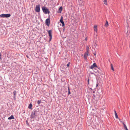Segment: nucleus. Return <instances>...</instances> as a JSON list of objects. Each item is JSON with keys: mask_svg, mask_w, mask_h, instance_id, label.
Listing matches in <instances>:
<instances>
[{"mask_svg": "<svg viewBox=\"0 0 130 130\" xmlns=\"http://www.w3.org/2000/svg\"><path fill=\"white\" fill-rule=\"evenodd\" d=\"M39 109H35L32 112L30 118L31 119H34L39 115Z\"/></svg>", "mask_w": 130, "mask_h": 130, "instance_id": "1", "label": "nucleus"}, {"mask_svg": "<svg viewBox=\"0 0 130 130\" xmlns=\"http://www.w3.org/2000/svg\"><path fill=\"white\" fill-rule=\"evenodd\" d=\"M42 10L43 13L45 14H49L50 12L48 8L45 6H43L42 8Z\"/></svg>", "mask_w": 130, "mask_h": 130, "instance_id": "2", "label": "nucleus"}, {"mask_svg": "<svg viewBox=\"0 0 130 130\" xmlns=\"http://www.w3.org/2000/svg\"><path fill=\"white\" fill-rule=\"evenodd\" d=\"M48 32V36L49 37V39L48 40V42L49 43L51 41L52 38V30H50L47 31Z\"/></svg>", "mask_w": 130, "mask_h": 130, "instance_id": "3", "label": "nucleus"}, {"mask_svg": "<svg viewBox=\"0 0 130 130\" xmlns=\"http://www.w3.org/2000/svg\"><path fill=\"white\" fill-rule=\"evenodd\" d=\"M45 23L46 25L49 27L50 24V15L48 16V18L46 19L45 21Z\"/></svg>", "mask_w": 130, "mask_h": 130, "instance_id": "4", "label": "nucleus"}, {"mask_svg": "<svg viewBox=\"0 0 130 130\" xmlns=\"http://www.w3.org/2000/svg\"><path fill=\"white\" fill-rule=\"evenodd\" d=\"M40 5L38 4V5H37L36 6L35 11L37 12H39L40 11Z\"/></svg>", "mask_w": 130, "mask_h": 130, "instance_id": "5", "label": "nucleus"}, {"mask_svg": "<svg viewBox=\"0 0 130 130\" xmlns=\"http://www.w3.org/2000/svg\"><path fill=\"white\" fill-rule=\"evenodd\" d=\"M93 95L94 96V98L93 99H95V100L97 101L100 99V95H98L97 94L96 95H95L94 94H93Z\"/></svg>", "mask_w": 130, "mask_h": 130, "instance_id": "6", "label": "nucleus"}, {"mask_svg": "<svg viewBox=\"0 0 130 130\" xmlns=\"http://www.w3.org/2000/svg\"><path fill=\"white\" fill-rule=\"evenodd\" d=\"M62 24V26L64 27L65 26L63 20V18L62 16L61 17L59 21Z\"/></svg>", "mask_w": 130, "mask_h": 130, "instance_id": "7", "label": "nucleus"}, {"mask_svg": "<svg viewBox=\"0 0 130 130\" xmlns=\"http://www.w3.org/2000/svg\"><path fill=\"white\" fill-rule=\"evenodd\" d=\"M95 67H96L97 68H98V67L96 65V63L94 62L93 63L92 65L89 68L91 69H93Z\"/></svg>", "mask_w": 130, "mask_h": 130, "instance_id": "8", "label": "nucleus"}, {"mask_svg": "<svg viewBox=\"0 0 130 130\" xmlns=\"http://www.w3.org/2000/svg\"><path fill=\"white\" fill-rule=\"evenodd\" d=\"M63 8L62 6L60 7L57 11V13H61V12Z\"/></svg>", "mask_w": 130, "mask_h": 130, "instance_id": "9", "label": "nucleus"}, {"mask_svg": "<svg viewBox=\"0 0 130 130\" xmlns=\"http://www.w3.org/2000/svg\"><path fill=\"white\" fill-rule=\"evenodd\" d=\"M88 55H89L88 54H86L85 53L84 54V59L85 60L87 59V58Z\"/></svg>", "mask_w": 130, "mask_h": 130, "instance_id": "10", "label": "nucleus"}, {"mask_svg": "<svg viewBox=\"0 0 130 130\" xmlns=\"http://www.w3.org/2000/svg\"><path fill=\"white\" fill-rule=\"evenodd\" d=\"M11 16L10 14H5V18H8L9 17Z\"/></svg>", "mask_w": 130, "mask_h": 130, "instance_id": "11", "label": "nucleus"}, {"mask_svg": "<svg viewBox=\"0 0 130 130\" xmlns=\"http://www.w3.org/2000/svg\"><path fill=\"white\" fill-rule=\"evenodd\" d=\"M97 26L96 25H95L94 26V30L95 31L97 32Z\"/></svg>", "mask_w": 130, "mask_h": 130, "instance_id": "12", "label": "nucleus"}, {"mask_svg": "<svg viewBox=\"0 0 130 130\" xmlns=\"http://www.w3.org/2000/svg\"><path fill=\"white\" fill-rule=\"evenodd\" d=\"M122 124L123 125L124 127V129L125 130H128L125 124L123 122H122Z\"/></svg>", "mask_w": 130, "mask_h": 130, "instance_id": "13", "label": "nucleus"}, {"mask_svg": "<svg viewBox=\"0 0 130 130\" xmlns=\"http://www.w3.org/2000/svg\"><path fill=\"white\" fill-rule=\"evenodd\" d=\"M32 104L31 103H30L29 104V106H28V108L29 109H32Z\"/></svg>", "mask_w": 130, "mask_h": 130, "instance_id": "14", "label": "nucleus"}, {"mask_svg": "<svg viewBox=\"0 0 130 130\" xmlns=\"http://www.w3.org/2000/svg\"><path fill=\"white\" fill-rule=\"evenodd\" d=\"M14 117L13 115H12L10 117H9L8 118V119L9 120H11V119H14Z\"/></svg>", "mask_w": 130, "mask_h": 130, "instance_id": "15", "label": "nucleus"}, {"mask_svg": "<svg viewBox=\"0 0 130 130\" xmlns=\"http://www.w3.org/2000/svg\"><path fill=\"white\" fill-rule=\"evenodd\" d=\"M97 68L99 69V70H98L96 72H95L96 73L98 72V73H100L102 72V71L100 69L98 68V67Z\"/></svg>", "mask_w": 130, "mask_h": 130, "instance_id": "16", "label": "nucleus"}, {"mask_svg": "<svg viewBox=\"0 0 130 130\" xmlns=\"http://www.w3.org/2000/svg\"><path fill=\"white\" fill-rule=\"evenodd\" d=\"M108 22L107 20H106V23L105 24V27H107L108 26Z\"/></svg>", "mask_w": 130, "mask_h": 130, "instance_id": "17", "label": "nucleus"}, {"mask_svg": "<svg viewBox=\"0 0 130 130\" xmlns=\"http://www.w3.org/2000/svg\"><path fill=\"white\" fill-rule=\"evenodd\" d=\"M110 65H111V70H112L114 71V69L113 68L112 64H111Z\"/></svg>", "mask_w": 130, "mask_h": 130, "instance_id": "18", "label": "nucleus"}, {"mask_svg": "<svg viewBox=\"0 0 130 130\" xmlns=\"http://www.w3.org/2000/svg\"><path fill=\"white\" fill-rule=\"evenodd\" d=\"M5 14H3L0 15V16L2 18H5Z\"/></svg>", "mask_w": 130, "mask_h": 130, "instance_id": "19", "label": "nucleus"}, {"mask_svg": "<svg viewBox=\"0 0 130 130\" xmlns=\"http://www.w3.org/2000/svg\"><path fill=\"white\" fill-rule=\"evenodd\" d=\"M68 95H70V94H71V92H70V89L69 87V86L68 87Z\"/></svg>", "mask_w": 130, "mask_h": 130, "instance_id": "20", "label": "nucleus"}, {"mask_svg": "<svg viewBox=\"0 0 130 130\" xmlns=\"http://www.w3.org/2000/svg\"><path fill=\"white\" fill-rule=\"evenodd\" d=\"M13 96H15L16 94V91L15 90H14L13 92Z\"/></svg>", "mask_w": 130, "mask_h": 130, "instance_id": "21", "label": "nucleus"}, {"mask_svg": "<svg viewBox=\"0 0 130 130\" xmlns=\"http://www.w3.org/2000/svg\"><path fill=\"white\" fill-rule=\"evenodd\" d=\"M86 49L87 51H89V47L88 46H86Z\"/></svg>", "mask_w": 130, "mask_h": 130, "instance_id": "22", "label": "nucleus"}, {"mask_svg": "<svg viewBox=\"0 0 130 130\" xmlns=\"http://www.w3.org/2000/svg\"><path fill=\"white\" fill-rule=\"evenodd\" d=\"M127 22L128 23L130 22V17H129V18L127 19Z\"/></svg>", "mask_w": 130, "mask_h": 130, "instance_id": "23", "label": "nucleus"}, {"mask_svg": "<svg viewBox=\"0 0 130 130\" xmlns=\"http://www.w3.org/2000/svg\"><path fill=\"white\" fill-rule=\"evenodd\" d=\"M41 100H39L37 101V103L39 104H40L41 103Z\"/></svg>", "mask_w": 130, "mask_h": 130, "instance_id": "24", "label": "nucleus"}, {"mask_svg": "<svg viewBox=\"0 0 130 130\" xmlns=\"http://www.w3.org/2000/svg\"><path fill=\"white\" fill-rule=\"evenodd\" d=\"M26 123L29 126V123H28V121L27 120L26 121Z\"/></svg>", "mask_w": 130, "mask_h": 130, "instance_id": "25", "label": "nucleus"}, {"mask_svg": "<svg viewBox=\"0 0 130 130\" xmlns=\"http://www.w3.org/2000/svg\"><path fill=\"white\" fill-rule=\"evenodd\" d=\"M115 117H116V118L117 119H118V116L117 115V114H115Z\"/></svg>", "mask_w": 130, "mask_h": 130, "instance_id": "26", "label": "nucleus"}, {"mask_svg": "<svg viewBox=\"0 0 130 130\" xmlns=\"http://www.w3.org/2000/svg\"><path fill=\"white\" fill-rule=\"evenodd\" d=\"M70 63V62H69L68 63V64H67V66L68 67H69V66Z\"/></svg>", "mask_w": 130, "mask_h": 130, "instance_id": "27", "label": "nucleus"}, {"mask_svg": "<svg viewBox=\"0 0 130 130\" xmlns=\"http://www.w3.org/2000/svg\"><path fill=\"white\" fill-rule=\"evenodd\" d=\"M89 51H86L85 52V53L86 54H88L89 53Z\"/></svg>", "mask_w": 130, "mask_h": 130, "instance_id": "28", "label": "nucleus"}, {"mask_svg": "<svg viewBox=\"0 0 130 130\" xmlns=\"http://www.w3.org/2000/svg\"><path fill=\"white\" fill-rule=\"evenodd\" d=\"M88 85H89V79L88 78Z\"/></svg>", "mask_w": 130, "mask_h": 130, "instance_id": "29", "label": "nucleus"}, {"mask_svg": "<svg viewBox=\"0 0 130 130\" xmlns=\"http://www.w3.org/2000/svg\"><path fill=\"white\" fill-rule=\"evenodd\" d=\"M13 98L14 100L16 101V96H13Z\"/></svg>", "mask_w": 130, "mask_h": 130, "instance_id": "30", "label": "nucleus"}, {"mask_svg": "<svg viewBox=\"0 0 130 130\" xmlns=\"http://www.w3.org/2000/svg\"><path fill=\"white\" fill-rule=\"evenodd\" d=\"M1 56V53L0 52V59L1 60L2 59Z\"/></svg>", "mask_w": 130, "mask_h": 130, "instance_id": "31", "label": "nucleus"}, {"mask_svg": "<svg viewBox=\"0 0 130 130\" xmlns=\"http://www.w3.org/2000/svg\"><path fill=\"white\" fill-rule=\"evenodd\" d=\"M104 3H107V0H104Z\"/></svg>", "mask_w": 130, "mask_h": 130, "instance_id": "32", "label": "nucleus"}, {"mask_svg": "<svg viewBox=\"0 0 130 130\" xmlns=\"http://www.w3.org/2000/svg\"><path fill=\"white\" fill-rule=\"evenodd\" d=\"M98 82H97V83L96 84V87H97V86H98Z\"/></svg>", "mask_w": 130, "mask_h": 130, "instance_id": "33", "label": "nucleus"}, {"mask_svg": "<svg viewBox=\"0 0 130 130\" xmlns=\"http://www.w3.org/2000/svg\"><path fill=\"white\" fill-rule=\"evenodd\" d=\"M93 54L95 56H96V53H95V52L93 53Z\"/></svg>", "mask_w": 130, "mask_h": 130, "instance_id": "34", "label": "nucleus"}, {"mask_svg": "<svg viewBox=\"0 0 130 130\" xmlns=\"http://www.w3.org/2000/svg\"><path fill=\"white\" fill-rule=\"evenodd\" d=\"M114 111H115V115L116 114H117V113L116 112V111L115 110Z\"/></svg>", "mask_w": 130, "mask_h": 130, "instance_id": "35", "label": "nucleus"}, {"mask_svg": "<svg viewBox=\"0 0 130 130\" xmlns=\"http://www.w3.org/2000/svg\"><path fill=\"white\" fill-rule=\"evenodd\" d=\"M114 111H115V115L116 114H117V113L116 112V111L115 110Z\"/></svg>", "mask_w": 130, "mask_h": 130, "instance_id": "36", "label": "nucleus"}, {"mask_svg": "<svg viewBox=\"0 0 130 130\" xmlns=\"http://www.w3.org/2000/svg\"><path fill=\"white\" fill-rule=\"evenodd\" d=\"M85 40L86 41L87 40V37H86L85 39Z\"/></svg>", "mask_w": 130, "mask_h": 130, "instance_id": "37", "label": "nucleus"}, {"mask_svg": "<svg viewBox=\"0 0 130 130\" xmlns=\"http://www.w3.org/2000/svg\"><path fill=\"white\" fill-rule=\"evenodd\" d=\"M89 89H90L91 90H92V88H90L89 87Z\"/></svg>", "mask_w": 130, "mask_h": 130, "instance_id": "38", "label": "nucleus"}, {"mask_svg": "<svg viewBox=\"0 0 130 130\" xmlns=\"http://www.w3.org/2000/svg\"><path fill=\"white\" fill-rule=\"evenodd\" d=\"M104 4H105L106 5H107V3H104Z\"/></svg>", "mask_w": 130, "mask_h": 130, "instance_id": "39", "label": "nucleus"}, {"mask_svg": "<svg viewBox=\"0 0 130 130\" xmlns=\"http://www.w3.org/2000/svg\"><path fill=\"white\" fill-rule=\"evenodd\" d=\"M25 111L24 110L23 111V113H25Z\"/></svg>", "mask_w": 130, "mask_h": 130, "instance_id": "40", "label": "nucleus"}, {"mask_svg": "<svg viewBox=\"0 0 130 130\" xmlns=\"http://www.w3.org/2000/svg\"><path fill=\"white\" fill-rule=\"evenodd\" d=\"M91 74H93V73H92V72H91Z\"/></svg>", "mask_w": 130, "mask_h": 130, "instance_id": "41", "label": "nucleus"}, {"mask_svg": "<svg viewBox=\"0 0 130 130\" xmlns=\"http://www.w3.org/2000/svg\"><path fill=\"white\" fill-rule=\"evenodd\" d=\"M95 91H93V93H95Z\"/></svg>", "mask_w": 130, "mask_h": 130, "instance_id": "42", "label": "nucleus"}, {"mask_svg": "<svg viewBox=\"0 0 130 130\" xmlns=\"http://www.w3.org/2000/svg\"><path fill=\"white\" fill-rule=\"evenodd\" d=\"M14 63H16V62H14Z\"/></svg>", "mask_w": 130, "mask_h": 130, "instance_id": "43", "label": "nucleus"}, {"mask_svg": "<svg viewBox=\"0 0 130 130\" xmlns=\"http://www.w3.org/2000/svg\"><path fill=\"white\" fill-rule=\"evenodd\" d=\"M128 33V31H127V33L126 34H127V33Z\"/></svg>", "mask_w": 130, "mask_h": 130, "instance_id": "44", "label": "nucleus"}]
</instances>
